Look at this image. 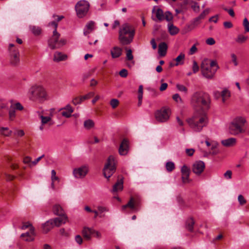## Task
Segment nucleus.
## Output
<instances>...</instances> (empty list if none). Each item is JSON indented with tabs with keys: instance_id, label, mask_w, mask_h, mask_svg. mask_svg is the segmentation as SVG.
Instances as JSON below:
<instances>
[{
	"instance_id": "nucleus-1",
	"label": "nucleus",
	"mask_w": 249,
	"mask_h": 249,
	"mask_svg": "<svg viewBox=\"0 0 249 249\" xmlns=\"http://www.w3.org/2000/svg\"><path fill=\"white\" fill-rule=\"evenodd\" d=\"M191 104L196 110H208L211 105L210 96L203 91H196L191 97Z\"/></svg>"
},
{
	"instance_id": "nucleus-2",
	"label": "nucleus",
	"mask_w": 249,
	"mask_h": 249,
	"mask_svg": "<svg viewBox=\"0 0 249 249\" xmlns=\"http://www.w3.org/2000/svg\"><path fill=\"white\" fill-rule=\"evenodd\" d=\"M28 96L31 101L40 103H42L49 99L46 89L43 86L38 85H35L30 88Z\"/></svg>"
},
{
	"instance_id": "nucleus-3",
	"label": "nucleus",
	"mask_w": 249,
	"mask_h": 249,
	"mask_svg": "<svg viewBox=\"0 0 249 249\" xmlns=\"http://www.w3.org/2000/svg\"><path fill=\"white\" fill-rule=\"evenodd\" d=\"M190 127L196 132L201 131L208 123L207 114L203 111L195 114L191 118L187 120Z\"/></svg>"
},
{
	"instance_id": "nucleus-4",
	"label": "nucleus",
	"mask_w": 249,
	"mask_h": 249,
	"mask_svg": "<svg viewBox=\"0 0 249 249\" xmlns=\"http://www.w3.org/2000/svg\"><path fill=\"white\" fill-rule=\"evenodd\" d=\"M135 33L134 27L128 24H123L119 32V40L123 45H128L132 42Z\"/></svg>"
},
{
	"instance_id": "nucleus-5",
	"label": "nucleus",
	"mask_w": 249,
	"mask_h": 249,
	"mask_svg": "<svg viewBox=\"0 0 249 249\" xmlns=\"http://www.w3.org/2000/svg\"><path fill=\"white\" fill-rule=\"evenodd\" d=\"M246 123V120L244 117L241 116L235 117L229 124V132L233 135L245 133L244 125Z\"/></svg>"
},
{
	"instance_id": "nucleus-6",
	"label": "nucleus",
	"mask_w": 249,
	"mask_h": 249,
	"mask_svg": "<svg viewBox=\"0 0 249 249\" xmlns=\"http://www.w3.org/2000/svg\"><path fill=\"white\" fill-rule=\"evenodd\" d=\"M60 34L57 30L53 31V35L48 40V45L52 49H58L65 45L67 43L65 38H60Z\"/></svg>"
},
{
	"instance_id": "nucleus-7",
	"label": "nucleus",
	"mask_w": 249,
	"mask_h": 249,
	"mask_svg": "<svg viewBox=\"0 0 249 249\" xmlns=\"http://www.w3.org/2000/svg\"><path fill=\"white\" fill-rule=\"evenodd\" d=\"M117 161L113 156H110L103 169V174L105 178H109L116 171Z\"/></svg>"
},
{
	"instance_id": "nucleus-8",
	"label": "nucleus",
	"mask_w": 249,
	"mask_h": 249,
	"mask_svg": "<svg viewBox=\"0 0 249 249\" xmlns=\"http://www.w3.org/2000/svg\"><path fill=\"white\" fill-rule=\"evenodd\" d=\"M90 4L86 0H81L77 2L75 6L76 15L79 18L85 17L88 14Z\"/></svg>"
},
{
	"instance_id": "nucleus-9",
	"label": "nucleus",
	"mask_w": 249,
	"mask_h": 249,
	"mask_svg": "<svg viewBox=\"0 0 249 249\" xmlns=\"http://www.w3.org/2000/svg\"><path fill=\"white\" fill-rule=\"evenodd\" d=\"M171 111L170 109L166 107H163L155 112V116L157 121L164 123L168 120Z\"/></svg>"
},
{
	"instance_id": "nucleus-10",
	"label": "nucleus",
	"mask_w": 249,
	"mask_h": 249,
	"mask_svg": "<svg viewBox=\"0 0 249 249\" xmlns=\"http://www.w3.org/2000/svg\"><path fill=\"white\" fill-rule=\"evenodd\" d=\"M201 72L202 75L207 78H212L216 71L209 66V65L205 62H202L201 66Z\"/></svg>"
},
{
	"instance_id": "nucleus-11",
	"label": "nucleus",
	"mask_w": 249,
	"mask_h": 249,
	"mask_svg": "<svg viewBox=\"0 0 249 249\" xmlns=\"http://www.w3.org/2000/svg\"><path fill=\"white\" fill-rule=\"evenodd\" d=\"M89 170V166L83 165L75 168L73 170V175L75 178H83L86 177Z\"/></svg>"
},
{
	"instance_id": "nucleus-12",
	"label": "nucleus",
	"mask_w": 249,
	"mask_h": 249,
	"mask_svg": "<svg viewBox=\"0 0 249 249\" xmlns=\"http://www.w3.org/2000/svg\"><path fill=\"white\" fill-rule=\"evenodd\" d=\"M14 44H10L9 50L10 52V63L13 65H17L19 62V53L17 49H13Z\"/></svg>"
},
{
	"instance_id": "nucleus-13",
	"label": "nucleus",
	"mask_w": 249,
	"mask_h": 249,
	"mask_svg": "<svg viewBox=\"0 0 249 249\" xmlns=\"http://www.w3.org/2000/svg\"><path fill=\"white\" fill-rule=\"evenodd\" d=\"M140 203L138 199L131 197L126 205H124L122 207V211L124 212L127 208H130L131 210L134 211H138Z\"/></svg>"
},
{
	"instance_id": "nucleus-14",
	"label": "nucleus",
	"mask_w": 249,
	"mask_h": 249,
	"mask_svg": "<svg viewBox=\"0 0 249 249\" xmlns=\"http://www.w3.org/2000/svg\"><path fill=\"white\" fill-rule=\"evenodd\" d=\"M205 167V163L203 161H196L193 165L192 171L196 175H200L203 172Z\"/></svg>"
},
{
	"instance_id": "nucleus-15",
	"label": "nucleus",
	"mask_w": 249,
	"mask_h": 249,
	"mask_svg": "<svg viewBox=\"0 0 249 249\" xmlns=\"http://www.w3.org/2000/svg\"><path fill=\"white\" fill-rule=\"evenodd\" d=\"M181 179L183 183H188L191 181L189 179L190 169L186 165H183L181 169Z\"/></svg>"
},
{
	"instance_id": "nucleus-16",
	"label": "nucleus",
	"mask_w": 249,
	"mask_h": 249,
	"mask_svg": "<svg viewBox=\"0 0 249 249\" xmlns=\"http://www.w3.org/2000/svg\"><path fill=\"white\" fill-rule=\"evenodd\" d=\"M35 228L33 226L31 227L29 231L22 233L21 235V237L24 238V240L27 242L33 241L35 239Z\"/></svg>"
},
{
	"instance_id": "nucleus-17",
	"label": "nucleus",
	"mask_w": 249,
	"mask_h": 249,
	"mask_svg": "<svg viewBox=\"0 0 249 249\" xmlns=\"http://www.w3.org/2000/svg\"><path fill=\"white\" fill-rule=\"evenodd\" d=\"M59 216V217L51 219L54 227H60L62 224H65L68 221V217L66 215Z\"/></svg>"
},
{
	"instance_id": "nucleus-18",
	"label": "nucleus",
	"mask_w": 249,
	"mask_h": 249,
	"mask_svg": "<svg viewBox=\"0 0 249 249\" xmlns=\"http://www.w3.org/2000/svg\"><path fill=\"white\" fill-rule=\"evenodd\" d=\"M128 151V142L126 139H124L119 148V153L121 155H125Z\"/></svg>"
},
{
	"instance_id": "nucleus-19",
	"label": "nucleus",
	"mask_w": 249,
	"mask_h": 249,
	"mask_svg": "<svg viewBox=\"0 0 249 249\" xmlns=\"http://www.w3.org/2000/svg\"><path fill=\"white\" fill-rule=\"evenodd\" d=\"M214 95L216 96L217 94L218 96L221 95L222 98L223 103H225L227 100H228L231 96V92L227 89H224L221 93L218 91L214 92Z\"/></svg>"
},
{
	"instance_id": "nucleus-20",
	"label": "nucleus",
	"mask_w": 249,
	"mask_h": 249,
	"mask_svg": "<svg viewBox=\"0 0 249 249\" xmlns=\"http://www.w3.org/2000/svg\"><path fill=\"white\" fill-rule=\"evenodd\" d=\"M122 49L117 46L114 47L110 50V53L111 57L113 58H116L119 57L122 54Z\"/></svg>"
},
{
	"instance_id": "nucleus-21",
	"label": "nucleus",
	"mask_w": 249,
	"mask_h": 249,
	"mask_svg": "<svg viewBox=\"0 0 249 249\" xmlns=\"http://www.w3.org/2000/svg\"><path fill=\"white\" fill-rule=\"evenodd\" d=\"M67 58V55L61 52H56L54 53L53 60L55 62H59L66 60Z\"/></svg>"
},
{
	"instance_id": "nucleus-22",
	"label": "nucleus",
	"mask_w": 249,
	"mask_h": 249,
	"mask_svg": "<svg viewBox=\"0 0 249 249\" xmlns=\"http://www.w3.org/2000/svg\"><path fill=\"white\" fill-rule=\"evenodd\" d=\"M61 110L62 115L66 118L70 117L71 113L73 111L72 107L70 105H67L64 108H62Z\"/></svg>"
},
{
	"instance_id": "nucleus-23",
	"label": "nucleus",
	"mask_w": 249,
	"mask_h": 249,
	"mask_svg": "<svg viewBox=\"0 0 249 249\" xmlns=\"http://www.w3.org/2000/svg\"><path fill=\"white\" fill-rule=\"evenodd\" d=\"M93 229L88 227H84L82 230V233L84 237L88 240L91 239V235L93 234Z\"/></svg>"
},
{
	"instance_id": "nucleus-24",
	"label": "nucleus",
	"mask_w": 249,
	"mask_h": 249,
	"mask_svg": "<svg viewBox=\"0 0 249 249\" xmlns=\"http://www.w3.org/2000/svg\"><path fill=\"white\" fill-rule=\"evenodd\" d=\"M167 45L165 42H161L159 45L158 53L160 56H164L167 53Z\"/></svg>"
},
{
	"instance_id": "nucleus-25",
	"label": "nucleus",
	"mask_w": 249,
	"mask_h": 249,
	"mask_svg": "<svg viewBox=\"0 0 249 249\" xmlns=\"http://www.w3.org/2000/svg\"><path fill=\"white\" fill-rule=\"evenodd\" d=\"M236 139L234 138H231L221 141L222 144L226 147L233 146L235 145Z\"/></svg>"
},
{
	"instance_id": "nucleus-26",
	"label": "nucleus",
	"mask_w": 249,
	"mask_h": 249,
	"mask_svg": "<svg viewBox=\"0 0 249 249\" xmlns=\"http://www.w3.org/2000/svg\"><path fill=\"white\" fill-rule=\"evenodd\" d=\"M200 20H201V19L199 18V16L195 18L192 21L191 23L187 26L188 31H190L194 29L200 23Z\"/></svg>"
},
{
	"instance_id": "nucleus-27",
	"label": "nucleus",
	"mask_w": 249,
	"mask_h": 249,
	"mask_svg": "<svg viewBox=\"0 0 249 249\" xmlns=\"http://www.w3.org/2000/svg\"><path fill=\"white\" fill-rule=\"evenodd\" d=\"M39 118L41 120V124L39 127V129L41 130H43L44 128V125L49 123L51 121V117L49 116H44L42 115H39Z\"/></svg>"
},
{
	"instance_id": "nucleus-28",
	"label": "nucleus",
	"mask_w": 249,
	"mask_h": 249,
	"mask_svg": "<svg viewBox=\"0 0 249 249\" xmlns=\"http://www.w3.org/2000/svg\"><path fill=\"white\" fill-rule=\"evenodd\" d=\"M53 213L57 215H64V211L62 207L59 204H55L53 208Z\"/></svg>"
},
{
	"instance_id": "nucleus-29",
	"label": "nucleus",
	"mask_w": 249,
	"mask_h": 249,
	"mask_svg": "<svg viewBox=\"0 0 249 249\" xmlns=\"http://www.w3.org/2000/svg\"><path fill=\"white\" fill-rule=\"evenodd\" d=\"M53 227L54 226L53 225V223L52 222L51 220L50 219L43 225V232L44 233H47L49 231H50Z\"/></svg>"
},
{
	"instance_id": "nucleus-30",
	"label": "nucleus",
	"mask_w": 249,
	"mask_h": 249,
	"mask_svg": "<svg viewBox=\"0 0 249 249\" xmlns=\"http://www.w3.org/2000/svg\"><path fill=\"white\" fill-rule=\"evenodd\" d=\"M94 24V22L92 21H90L87 23L84 31V34L85 36H87L93 30Z\"/></svg>"
},
{
	"instance_id": "nucleus-31",
	"label": "nucleus",
	"mask_w": 249,
	"mask_h": 249,
	"mask_svg": "<svg viewBox=\"0 0 249 249\" xmlns=\"http://www.w3.org/2000/svg\"><path fill=\"white\" fill-rule=\"evenodd\" d=\"M123 189V179L122 178L118 179L117 182L114 185L113 187L112 192H116L119 191H122Z\"/></svg>"
},
{
	"instance_id": "nucleus-32",
	"label": "nucleus",
	"mask_w": 249,
	"mask_h": 249,
	"mask_svg": "<svg viewBox=\"0 0 249 249\" xmlns=\"http://www.w3.org/2000/svg\"><path fill=\"white\" fill-rule=\"evenodd\" d=\"M168 31L170 35L174 36L177 35L179 32V29L174 26L172 23H169L168 25Z\"/></svg>"
},
{
	"instance_id": "nucleus-33",
	"label": "nucleus",
	"mask_w": 249,
	"mask_h": 249,
	"mask_svg": "<svg viewBox=\"0 0 249 249\" xmlns=\"http://www.w3.org/2000/svg\"><path fill=\"white\" fill-rule=\"evenodd\" d=\"M195 221L192 217L188 218L186 221V228L190 231H192L194 229Z\"/></svg>"
},
{
	"instance_id": "nucleus-34",
	"label": "nucleus",
	"mask_w": 249,
	"mask_h": 249,
	"mask_svg": "<svg viewBox=\"0 0 249 249\" xmlns=\"http://www.w3.org/2000/svg\"><path fill=\"white\" fill-rule=\"evenodd\" d=\"M185 59V54L181 53L175 59L176 63L174 64L175 66H177L179 65H182L184 63V61Z\"/></svg>"
},
{
	"instance_id": "nucleus-35",
	"label": "nucleus",
	"mask_w": 249,
	"mask_h": 249,
	"mask_svg": "<svg viewBox=\"0 0 249 249\" xmlns=\"http://www.w3.org/2000/svg\"><path fill=\"white\" fill-rule=\"evenodd\" d=\"M12 133V131L9 129L8 127H0V133L5 136L9 137L10 136Z\"/></svg>"
},
{
	"instance_id": "nucleus-36",
	"label": "nucleus",
	"mask_w": 249,
	"mask_h": 249,
	"mask_svg": "<svg viewBox=\"0 0 249 249\" xmlns=\"http://www.w3.org/2000/svg\"><path fill=\"white\" fill-rule=\"evenodd\" d=\"M29 28L32 33L35 36H38L41 33V29L39 27L31 25Z\"/></svg>"
},
{
	"instance_id": "nucleus-37",
	"label": "nucleus",
	"mask_w": 249,
	"mask_h": 249,
	"mask_svg": "<svg viewBox=\"0 0 249 249\" xmlns=\"http://www.w3.org/2000/svg\"><path fill=\"white\" fill-rule=\"evenodd\" d=\"M84 125L85 128L87 129H89L93 127L94 125V123L92 120L89 119L84 122Z\"/></svg>"
},
{
	"instance_id": "nucleus-38",
	"label": "nucleus",
	"mask_w": 249,
	"mask_h": 249,
	"mask_svg": "<svg viewBox=\"0 0 249 249\" xmlns=\"http://www.w3.org/2000/svg\"><path fill=\"white\" fill-rule=\"evenodd\" d=\"M248 39V37L247 36H245L243 35H239L238 36L235 41L237 43L241 44L245 42Z\"/></svg>"
},
{
	"instance_id": "nucleus-39",
	"label": "nucleus",
	"mask_w": 249,
	"mask_h": 249,
	"mask_svg": "<svg viewBox=\"0 0 249 249\" xmlns=\"http://www.w3.org/2000/svg\"><path fill=\"white\" fill-rule=\"evenodd\" d=\"M156 16L159 20H162L164 19V15L163 11L160 8L157 9L156 11Z\"/></svg>"
},
{
	"instance_id": "nucleus-40",
	"label": "nucleus",
	"mask_w": 249,
	"mask_h": 249,
	"mask_svg": "<svg viewBox=\"0 0 249 249\" xmlns=\"http://www.w3.org/2000/svg\"><path fill=\"white\" fill-rule=\"evenodd\" d=\"M51 179L52 181V187L53 188H54V181L55 180H59V178L56 176V172L54 170H53L51 171Z\"/></svg>"
},
{
	"instance_id": "nucleus-41",
	"label": "nucleus",
	"mask_w": 249,
	"mask_h": 249,
	"mask_svg": "<svg viewBox=\"0 0 249 249\" xmlns=\"http://www.w3.org/2000/svg\"><path fill=\"white\" fill-rule=\"evenodd\" d=\"M16 117V110L13 107H10L9 110V119L10 121H13Z\"/></svg>"
},
{
	"instance_id": "nucleus-42",
	"label": "nucleus",
	"mask_w": 249,
	"mask_h": 249,
	"mask_svg": "<svg viewBox=\"0 0 249 249\" xmlns=\"http://www.w3.org/2000/svg\"><path fill=\"white\" fill-rule=\"evenodd\" d=\"M176 87H177V89L179 91H180L181 92H183L185 94H187V92H188V89L184 85L178 84H177Z\"/></svg>"
},
{
	"instance_id": "nucleus-43",
	"label": "nucleus",
	"mask_w": 249,
	"mask_h": 249,
	"mask_svg": "<svg viewBox=\"0 0 249 249\" xmlns=\"http://www.w3.org/2000/svg\"><path fill=\"white\" fill-rule=\"evenodd\" d=\"M175 168V164L172 162H168L166 164V169L169 172L172 171Z\"/></svg>"
},
{
	"instance_id": "nucleus-44",
	"label": "nucleus",
	"mask_w": 249,
	"mask_h": 249,
	"mask_svg": "<svg viewBox=\"0 0 249 249\" xmlns=\"http://www.w3.org/2000/svg\"><path fill=\"white\" fill-rule=\"evenodd\" d=\"M11 107H13L15 110L17 109L21 110L23 109V107L20 103H16V104H12L11 106Z\"/></svg>"
},
{
	"instance_id": "nucleus-45",
	"label": "nucleus",
	"mask_w": 249,
	"mask_h": 249,
	"mask_svg": "<svg viewBox=\"0 0 249 249\" xmlns=\"http://www.w3.org/2000/svg\"><path fill=\"white\" fill-rule=\"evenodd\" d=\"M243 26L245 28V32H249V21L247 18H245L243 20Z\"/></svg>"
},
{
	"instance_id": "nucleus-46",
	"label": "nucleus",
	"mask_w": 249,
	"mask_h": 249,
	"mask_svg": "<svg viewBox=\"0 0 249 249\" xmlns=\"http://www.w3.org/2000/svg\"><path fill=\"white\" fill-rule=\"evenodd\" d=\"M119 101L116 99H111L110 102V104L113 108H116L119 105Z\"/></svg>"
},
{
	"instance_id": "nucleus-47",
	"label": "nucleus",
	"mask_w": 249,
	"mask_h": 249,
	"mask_svg": "<svg viewBox=\"0 0 249 249\" xmlns=\"http://www.w3.org/2000/svg\"><path fill=\"white\" fill-rule=\"evenodd\" d=\"M210 12V9L209 8H207L205 9L199 16V18L203 19H204L205 17L209 14Z\"/></svg>"
},
{
	"instance_id": "nucleus-48",
	"label": "nucleus",
	"mask_w": 249,
	"mask_h": 249,
	"mask_svg": "<svg viewBox=\"0 0 249 249\" xmlns=\"http://www.w3.org/2000/svg\"><path fill=\"white\" fill-rule=\"evenodd\" d=\"M231 61L233 63L235 66H237L238 64L237 56L234 53H232L231 55Z\"/></svg>"
},
{
	"instance_id": "nucleus-49",
	"label": "nucleus",
	"mask_w": 249,
	"mask_h": 249,
	"mask_svg": "<svg viewBox=\"0 0 249 249\" xmlns=\"http://www.w3.org/2000/svg\"><path fill=\"white\" fill-rule=\"evenodd\" d=\"M238 200L239 202V204L241 205H243L245 204L247 202L246 200L245 199V198L242 195H239L238 196Z\"/></svg>"
},
{
	"instance_id": "nucleus-50",
	"label": "nucleus",
	"mask_w": 249,
	"mask_h": 249,
	"mask_svg": "<svg viewBox=\"0 0 249 249\" xmlns=\"http://www.w3.org/2000/svg\"><path fill=\"white\" fill-rule=\"evenodd\" d=\"M165 18L167 21H170L173 19V16L171 13L169 11L165 13Z\"/></svg>"
},
{
	"instance_id": "nucleus-51",
	"label": "nucleus",
	"mask_w": 249,
	"mask_h": 249,
	"mask_svg": "<svg viewBox=\"0 0 249 249\" xmlns=\"http://www.w3.org/2000/svg\"><path fill=\"white\" fill-rule=\"evenodd\" d=\"M126 59L128 60H132L133 59V55L132 53V51L130 49L126 51Z\"/></svg>"
},
{
	"instance_id": "nucleus-52",
	"label": "nucleus",
	"mask_w": 249,
	"mask_h": 249,
	"mask_svg": "<svg viewBox=\"0 0 249 249\" xmlns=\"http://www.w3.org/2000/svg\"><path fill=\"white\" fill-rule=\"evenodd\" d=\"M119 75L121 77L125 78L127 77L128 75V71L126 69H122L120 72H119Z\"/></svg>"
},
{
	"instance_id": "nucleus-53",
	"label": "nucleus",
	"mask_w": 249,
	"mask_h": 249,
	"mask_svg": "<svg viewBox=\"0 0 249 249\" xmlns=\"http://www.w3.org/2000/svg\"><path fill=\"white\" fill-rule=\"evenodd\" d=\"M209 65V66H211V68H212L213 69L215 70V71H216L218 68V66L216 61H213V60L211 61L210 64Z\"/></svg>"
},
{
	"instance_id": "nucleus-54",
	"label": "nucleus",
	"mask_w": 249,
	"mask_h": 249,
	"mask_svg": "<svg viewBox=\"0 0 249 249\" xmlns=\"http://www.w3.org/2000/svg\"><path fill=\"white\" fill-rule=\"evenodd\" d=\"M44 157V155H42V156L39 157L35 160L32 161L31 163L29 165V166H31L32 165H36Z\"/></svg>"
},
{
	"instance_id": "nucleus-55",
	"label": "nucleus",
	"mask_w": 249,
	"mask_h": 249,
	"mask_svg": "<svg viewBox=\"0 0 249 249\" xmlns=\"http://www.w3.org/2000/svg\"><path fill=\"white\" fill-rule=\"evenodd\" d=\"M197 49L196 46V45H194L190 49L189 52V54L193 55L197 52Z\"/></svg>"
},
{
	"instance_id": "nucleus-56",
	"label": "nucleus",
	"mask_w": 249,
	"mask_h": 249,
	"mask_svg": "<svg viewBox=\"0 0 249 249\" xmlns=\"http://www.w3.org/2000/svg\"><path fill=\"white\" fill-rule=\"evenodd\" d=\"M199 71V67L196 61H193V71L194 73H196Z\"/></svg>"
},
{
	"instance_id": "nucleus-57",
	"label": "nucleus",
	"mask_w": 249,
	"mask_h": 249,
	"mask_svg": "<svg viewBox=\"0 0 249 249\" xmlns=\"http://www.w3.org/2000/svg\"><path fill=\"white\" fill-rule=\"evenodd\" d=\"M75 240L76 242L79 245H81L83 243V239L80 235H77L75 236Z\"/></svg>"
},
{
	"instance_id": "nucleus-58",
	"label": "nucleus",
	"mask_w": 249,
	"mask_h": 249,
	"mask_svg": "<svg viewBox=\"0 0 249 249\" xmlns=\"http://www.w3.org/2000/svg\"><path fill=\"white\" fill-rule=\"evenodd\" d=\"M15 135L18 137H22L24 135L25 133L23 130H17L15 132Z\"/></svg>"
},
{
	"instance_id": "nucleus-59",
	"label": "nucleus",
	"mask_w": 249,
	"mask_h": 249,
	"mask_svg": "<svg viewBox=\"0 0 249 249\" xmlns=\"http://www.w3.org/2000/svg\"><path fill=\"white\" fill-rule=\"evenodd\" d=\"M93 95H94L93 92H90L86 95L81 97V98L82 100H83V101L86 99L90 98V97L93 96Z\"/></svg>"
},
{
	"instance_id": "nucleus-60",
	"label": "nucleus",
	"mask_w": 249,
	"mask_h": 249,
	"mask_svg": "<svg viewBox=\"0 0 249 249\" xmlns=\"http://www.w3.org/2000/svg\"><path fill=\"white\" fill-rule=\"evenodd\" d=\"M82 102H83V100H82L81 97L80 98L76 97L72 100V103L75 105L80 104Z\"/></svg>"
},
{
	"instance_id": "nucleus-61",
	"label": "nucleus",
	"mask_w": 249,
	"mask_h": 249,
	"mask_svg": "<svg viewBox=\"0 0 249 249\" xmlns=\"http://www.w3.org/2000/svg\"><path fill=\"white\" fill-rule=\"evenodd\" d=\"M232 172L231 170L227 171L224 174V177L227 179L231 178Z\"/></svg>"
},
{
	"instance_id": "nucleus-62",
	"label": "nucleus",
	"mask_w": 249,
	"mask_h": 249,
	"mask_svg": "<svg viewBox=\"0 0 249 249\" xmlns=\"http://www.w3.org/2000/svg\"><path fill=\"white\" fill-rule=\"evenodd\" d=\"M206 42L208 45H213L215 44V41L213 38L210 37L206 40Z\"/></svg>"
},
{
	"instance_id": "nucleus-63",
	"label": "nucleus",
	"mask_w": 249,
	"mask_h": 249,
	"mask_svg": "<svg viewBox=\"0 0 249 249\" xmlns=\"http://www.w3.org/2000/svg\"><path fill=\"white\" fill-rule=\"evenodd\" d=\"M224 26L225 28L229 29L232 27L233 25L230 21H225L223 23Z\"/></svg>"
},
{
	"instance_id": "nucleus-64",
	"label": "nucleus",
	"mask_w": 249,
	"mask_h": 249,
	"mask_svg": "<svg viewBox=\"0 0 249 249\" xmlns=\"http://www.w3.org/2000/svg\"><path fill=\"white\" fill-rule=\"evenodd\" d=\"M173 99L176 102H178V101H181V98L180 97L178 93L175 94L173 96Z\"/></svg>"
}]
</instances>
